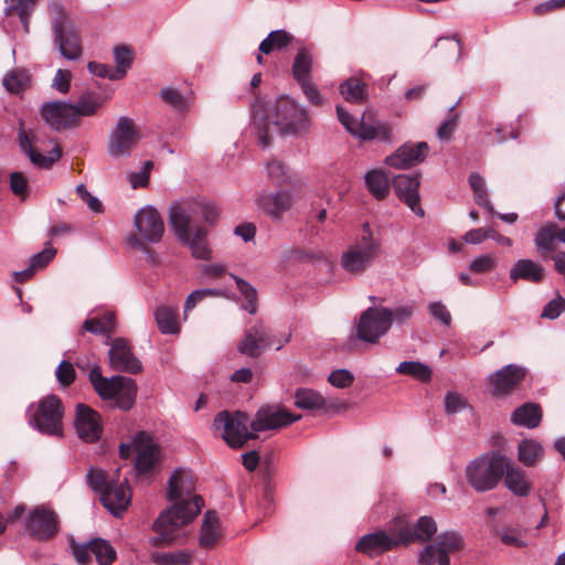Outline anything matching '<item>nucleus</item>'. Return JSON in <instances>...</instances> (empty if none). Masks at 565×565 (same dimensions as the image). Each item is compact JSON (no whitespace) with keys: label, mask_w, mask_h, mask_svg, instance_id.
<instances>
[{"label":"nucleus","mask_w":565,"mask_h":565,"mask_svg":"<svg viewBox=\"0 0 565 565\" xmlns=\"http://www.w3.org/2000/svg\"><path fill=\"white\" fill-rule=\"evenodd\" d=\"M195 484L192 471L175 469L169 479L168 500L173 504L162 511L153 523L158 536L152 544H171L175 540V531L190 523L201 511L204 500L194 493Z\"/></svg>","instance_id":"f257e3e1"},{"label":"nucleus","mask_w":565,"mask_h":565,"mask_svg":"<svg viewBox=\"0 0 565 565\" xmlns=\"http://www.w3.org/2000/svg\"><path fill=\"white\" fill-rule=\"evenodd\" d=\"M270 126L280 134H298L308 129L309 116L294 99L282 97L267 110L264 127L259 130L258 140L265 148L270 145Z\"/></svg>","instance_id":"f03ea898"},{"label":"nucleus","mask_w":565,"mask_h":565,"mask_svg":"<svg viewBox=\"0 0 565 565\" xmlns=\"http://www.w3.org/2000/svg\"><path fill=\"white\" fill-rule=\"evenodd\" d=\"M505 469L507 457L499 451H488L469 461L465 475L476 492H487L497 488Z\"/></svg>","instance_id":"7ed1b4c3"},{"label":"nucleus","mask_w":565,"mask_h":565,"mask_svg":"<svg viewBox=\"0 0 565 565\" xmlns=\"http://www.w3.org/2000/svg\"><path fill=\"white\" fill-rule=\"evenodd\" d=\"M88 377L100 398L114 399L115 405L122 411H129L134 406L137 396L135 380L121 375L105 377L98 365L92 367Z\"/></svg>","instance_id":"20e7f679"},{"label":"nucleus","mask_w":565,"mask_h":565,"mask_svg":"<svg viewBox=\"0 0 565 565\" xmlns=\"http://www.w3.org/2000/svg\"><path fill=\"white\" fill-rule=\"evenodd\" d=\"M380 253L381 243L373 236L370 225L365 223L362 235L343 252L341 266L350 274H362L372 266Z\"/></svg>","instance_id":"39448f33"},{"label":"nucleus","mask_w":565,"mask_h":565,"mask_svg":"<svg viewBox=\"0 0 565 565\" xmlns=\"http://www.w3.org/2000/svg\"><path fill=\"white\" fill-rule=\"evenodd\" d=\"M63 404L55 395H49L31 404L26 409V419L38 431L61 437L63 435Z\"/></svg>","instance_id":"423d86ee"},{"label":"nucleus","mask_w":565,"mask_h":565,"mask_svg":"<svg viewBox=\"0 0 565 565\" xmlns=\"http://www.w3.org/2000/svg\"><path fill=\"white\" fill-rule=\"evenodd\" d=\"M213 427L232 448H241L247 440L257 437L256 431L250 428L249 416L241 411L217 413Z\"/></svg>","instance_id":"0eeeda50"},{"label":"nucleus","mask_w":565,"mask_h":565,"mask_svg":"<svg viewBox=\"0 0 565 565\" xmlns=\"http://www.w3.org/2000/svg\"><path fill=\"white\" fill-rule=\"evenodd\" d=\"M170 225L177 238L191 250V255L196 259L207 260L212 256L209 243V233L204 226L189 223L178 217L169 215Z\"/></svg>","instance_id":"6e6552de"},{"label":"nucleus","mask_w":565,"mask_h":565,"mask_svg":"<svg viewBox=\"0 0 565 565\" xmlns=\"http://www.w3.org/2000/svg\"><path fill=\"white\" fill-rule=\"evenodd\" d=\"M392 322L393 312L390 308H367L358 323V338L369 343H376L390 330Z\"/></svg>","instance_id":"1a4fd4ad"},{"label":"nucleus","mask_w":565,"mask_h":565,"mask_svg":"<svg viewBox=\"0 0 565 565\" xmlns=\"http://www.w3.org/2000/svg\"><path fill=\"white\" fill-rule=\"evenodd\" d=\"M52 30L54 43L62 56L70 61L78 60L82 55L79 33L63 11H60L52 21Z\"/></svg>","instance_id":"9d476101"},{"label":"nucleus","mask_w":565,"mask_h":565,"mask_svg":"<svg viewBox=\"0 0 565 565\" xmlns=\"http://www.w3.org/2000/svg\"><path fill=\"white\" fill-rule=\"evenodd\" d=\"M288 342L289 335L277 339L264 324L258 323L245 331L238 350L245 355L256 358L268 348L275 347L276 350H280Z\"/></svg>","instance_id":"9b49d317"},{"label":"nucleus","mask_w":565,"mask_h":565,"mask_svg":"<svg viewBox=\"0 0 565 565\" xmlns=\"http://www.w3.org/2000/svg\"><path fill=\"white\" fill-rule=\"evenodd\" d=\"M463 545V540L457 532H443L437 536L435 544L424 547L419 554L420 565H450L448 554L459 551Z\"/></svg>","instance_id":"f8f14e48"},{"label":"nucleus","mask_w":565,"mask_h":565,"mask_svg":"<svg viewBox=\"0 0 565 565\" xmlns=\"http://www.w3.org/2000/svg\"><path fill=\"white\" fill-rule=\"evenodd\" d=\"M169 215L192 224H196L200 218L213 224L217 220L218 211L214 204L209 202L186 199L173 202L169 207Z\"/></svg>","instance_id":"ddd939ff"},{"label":"nucleus","mask_w":565,"mask_h":565,"mask_svg":"<svg viewBox=\"0 0 565 565\" xmlns=\"http://www.w3.org/2000/svg\"><path fill=\"white\" fill-rule=\"evenodd\" d=\"M300 418V415L292 414L278 405H264L256 412L250 422V428L257 435L260 431L286 427Z\"/></svg>","instance_id":"4468645a"},{"label":"nucleus","mask_w":565,"mask_h":565,"mask_svg":"<svg viewBox=\"0 0 565 565\" xmlns=\"http://www.w3.org/2000/svg\"><path fill=\"white\" fill-rule=\"evenodd\" d=\"M25 530L36 540H51L60 531L57 514L51 509L38 507L29 514Z\"/></svg>","instance_id":"2eb2a0df"},{"label":"nucleus","mask_w":565,"mask_h":565,"mask_svg":"<svg viewBox=\"0 0 565 565\" xmlns=\"http://www.w3.org/2000/svg\"><path fill=\"white\" fill-rule=\"evenodd\" d=\"M138 139L134 121L128 117H120L113 130L107 146L113 158L129 156Z\"/></svg>","instance_id":"dca6fc26"},{"label":"nucleus","mask_w":565,"mask_h":565,"mask_svg":"<svg viewBox=\"0 0 565 565\" xmlns=\"http://www.w3.org/2000/svg\"><path fill=\"white\" fill-rule=\"evenodd\" d=\"M134 225L140 237L150 244L159 243L164 233L162 217L151 205L141 207L135 214Z\"/></svg>","instance_id":"f3484780"},{"label":"nucleus","mask_w":565,"mask_h":565,"mask_svg":"<svg viewBox=\"0 0 565 565\" xmlns=\"http://www.w3.org/2000/svg\"><path fill=\"white\" fill-rule=\"evenodd\" d=\"M398 540L396 521L388 529V532L377 531L362 536L356 543V551L370 556L380 555L393 547L402 545Z\"/></svg>","instance_id":"a211bd4d"},{"label":"nucleus","mask_w":565,"mask_h":565,"mask_svg":"<svg viewBox=\"0 0 565 565\" xmlns=\"http://www.w3.org/2000/svg\"><path fill=\"white\" fill-rule=\"evenodd\" d=\"M109 345L108 360L111 370L130 374H137L142 370L141 362L134 355L126 339L116 338Z\"/></svg>","instance_id":"6ab92c4d"},{"label":"nucleus","mask_w":565,"mask_h":565,"mask_svg":"<svg viewBox=\"0 0 565 565\" xmlns=\"http://www.w3.org/2000/svg\"><path fill=\"white\" fill-rule=\"evenodd\" d=\"M398 531V542L407 545L413 542H428L437 532L436 521L431 516H420L413 525L404 520H395Z\"/></svg>","instance_id":"aec40b11"},{"label":"nucleus","mask_w":565,"mask_h":565,"mask_svg":"<svg viewBox=\"0 0 565 565\" xmlns=\"http://www.w3.org/2000/svg\"><path fill=\"white\" fill-rule=\"evenodd\" d=\"M526 370L516 364H509L488 376L491 394L494 396L508 395L525 377Z\"/></svg>","instance_id":"412c9836"},{"label":"nucleus","mask_w":565,"mask_h":565,"mask_svg":"<svg viewBox=\"0 0 565 565\" xmlns=\"http://www.w3.org/2000/svg\"><path fill=\"white\" fill-rule=\"evenodd\" d=\"M75 429L77 436L85 443L97 441L103 431L99 414L85 404L76 406Z\"/></svg>","instance_id":"4be33fe9"},{"label":"nucleus","mask_w":565,"mask_h":565,"mask_svg":"<svg viewBox=\"0 0 565 565\" xmlns=\"http://www.w3.org/2000/svg\"><path fill=\"white\" fill-rule=\"evenodd\" d=\"M429 151V147L425 141L406 142L398 147L396 151L385 159L388 167L395 169H408L425 160Z\"/></svg>","instance_id":"5701e85b"},{"label":"nucleus","mask_w":565,"mask_h":565,"mask_svg":"<svg viewBox=\"0 0 565 565\" xmlns=\"http://www.w3.org/2000/svg\"><path fill=\"white\" fill-rule=\"evenodd\" d=\"M41 115L45 122L54 130H62L77 125L74 107L68 103H45L41 107Z\"/></svg>","instance_id":"b1692460"},{"label":"nucleus","mask_w":565,"mask_h":565,"mask_svg":"<svg viewBox=\"0 0 565 565\" xmlns=\"http://www.w3.org/2000/svg\"><path fill=\"white\" fill-rule=\"evenodd\" d=\"M131 447L137 454L136 470L138 473L150 471L158 461V446L145 431L135 435Z\"/></svg>","instance_id":"393cba45"},{"label":"nucleus","mask_w":565,"mask_h":565,"mask_svg":"<svg viewBox=\"0 0 565 565\" xmlns=\"http://www.w3.org/2000/svg\"><path fill=\"white\" fill-rule=\"evenodd\" d=\"M419 179L418 175L399 174L394 178L393 185L397 196L418 216H424V210L419 205Z\"/></svg>","instance_id":"a878e982"},{"label":"nucleus","mask_w":565,"mask_h":565,"mask_svg":"<svg viewBox=\"0 0 565 565\" xmlns=\"http://www.w3.org/2000/svg\"><path fill=\"white\" fill-rule=\"evenodd\" d=\"M131 500L130 489L125 481H113L105 488L100 501L103 505L115 516H119L129 505Z\"/></svg>","instance_id":"bb28decb"},{"label":"nucleus","mask_w":565,"mask_h":565,"mask_svg":"<svg viewBox=\"0 0 565 565\" xmlns=\"http://www.w3.org/2000/svg\"><path fill=\"white\" fill-rule=\"evenodd\" d=\"M259 209L274 220H280L292 205V196L288 191L263 193L257 199Z\"/></svg>","instance_id":"cd10ccee"},{"label":"nucleus","mask_w":565,"mask_h":565,"mask_svg":"<svg viewBox=\"0 0 565 565\" xmlns=\"http://www.w3.org/2000/svg\"><path fill=\"white\" fill-rule=\"evenodd\" d=\"M364 141L377 140L382 142L393 141V129L387 121L366 119V113H364L360 120V130L356 136Z\"/></svg>","instance_id":"c85d7f7f"},{"label":"nucleus","mask_w":565,"mask_h":565,"mask_svg":"<svg viewBox=\"0 0 565 565\" xmlns=\"http://www.w3.org/2000/svg\"><path fill=\"white\" fill-rule=\"evenodd\" d=\"M507 489L516 497H526L532 490V483L526 478V473L521 468L510 462L507 457V469L503 477Z\"/></svg>","instance_id":"c756f323"},{"label":"nucleus","mask_w":565,"mask_h":565,"mask_svg":"<svg viewBox=\"0 0 565 565\" xmlns=\"http://www.w3.org/2000/svg\"><path fill=\"white\" fill-rule=\"evenodd\" d=\"M116 317L113 311L106 310L102 315L88 317L81 329V334L89 332L93 334H100L110 337V333L115 331Z\"/></svg>","instance_id":"7c9ffc66"},{"label":"nucleus","mask_w":565,"mask_h":565,"mask_svg":"<svg viewBox=\"0 0 565 565\" xmlns=\"http://www.w3.org/2000/svg\"><path fill=\"white\" fill-rule=\"evenodd\" d=\"M544 278V268L532 259H519L510 270V279H519L537 284Z\"/></svg>","instance_id":"2f4dec72"},{"label":"nucleus","mask_w":565,"mask_h":565,"mask_svg":"<svg viewBox=\"0 0 565 565\" xmlns=\"http://www.w3.org/2000/svg\"><path fill=\"white\" fill-rule=\"evenodd\" d=\"M19 141H20V147H21L22 151L24 153H26L29 159L31 160V162L39 168H45V169L51 168L52 164L55 161H57L62 156L61 149L57 147H55L52 150L50 156H44L42 153L36 152L32 148L31 140L24 131H21L19 134Z\"/></svg>","instance_id":"473e14b6"},{"label":"nucleus","mask_w":565,"mask_h":565,"mask_svg":"<svg viewBox=\"0 0 565 565\" xmlns=\"http://www.w3.org/2000/svg\"><path fill=\"white\" fill-rule=\"evenodd\" d=\"M154 319L158 328L163 334H179L180 323L178 320V307L160 305L154 310Z\"/></svg>","instance_id":"72a5a7b5"},{"label":"nucleus","mask_w":565,"mask_h":565,"mask_svg":"<svg viewBox=\"0 0 565 565\" xmlns=\"http://www.w3.org/2000/svg\"><path fill=\"white\" fill-rule=\"evenodd\" d=\"M511 420L518 426L535 428L542 420V409L537 404L525 403L512 413Z\"/></svg>","instance_id":"f704fd0d"},{"label":"nucleus","mask_w":565,"mask_h":565,"mask_svg":"<svg viewBox=\"0 0 565 565\" xmlns=\"http://www.w3.org/2000/svg\"><path fill=\"white\" fill-rule=\"evenodd\" d=\"M221 535L220 523L215 512L206 511L201 526L200 546L204 548L212 547L217 543Z\"/></svg>","instance_id":"c9c22d12"},{"label":"nucleus","mask_w":565,"mask_h":565,"mask_svg":"<svg viewBox=\"0 0 565 565\" xmlns=\"http://www.w3.org/2000/svg\"><path fill=\"white\" fill-rule=\"evenodd\" d=\"M365 185L375 199L382 200L388 193V175L381 169L371 170L365 174Z\"/></svg>","instance_id":"e433bc0d"},{"label":"nucleus","mask_w":565,"mask_h":565,"mask_svg":"<svg viewBox=\"0 0 565 565\" xmlns=\"http://www.w3.org/2000/svg\"><path fill=\"white\" fill-rule=\"evenodd\" d=\"M295 405L300 409L320 411L327 408L324 397L310 388H298L295 393Z\"/></svg>","instance_id":"4c0bfd02"},{"label":"nucleus","mask_w":565,"mask_h":565,"mask_svg":"<svg viewBox=\"0 0 565 565\" xmlns=\"http://www.w3.org/2000/svg\"><path fill=\"white\" fill-rule=\"evenodd\" d=\"M340 94L345 100L362 104L367 98L366 85L355 77H350L340 84Z\"/></svg>","instance_id":"58836bf2"},{"label":"nucleus","mask_w":565,"mask_h":565,"mask_svg":"<svg viewBox=\"0 0 565 565\" xmlns=\"http://www.w3.org/2000/svg\"><path fill=\"white\" fill-rule=\"evenodd\" d=\"M103 105L102 97L94 92H85L79 96L78 102L73 105L76 114V122L78 124L79 117H89L96 114L98 108Z\"/></svg>","instance_id":"ea45409f"},{"label":"nucleus","mask_w":565,"mask_h":565,"mask_svg":"<svg viewBox=\"0 0 565 565\" xmlns=\"http://www.w3.org/2000/svg\"><path fill=\"white\" fill-rule=\"evenodd\" d=\"M469 185L473 192L475 202L489 213H494L493 204L491 203L484 179L479 173H471L469 175Z\"/></svg>","instance_id":"a19ab883"},{"label":"nucleus","mask_w":565,"mask_h":565,"mask_svg":"<svg viewBox=\"0 0 565 565\" xmlns=\"http://www.w3.org/2000/svg\"><path fill=\"white\" fill-rule=\"evenodd\" d=\"M542 445L534 439H524L519 444L518 458L526 467L534 466L543 457Z\"/></svg>","instance_id":"79ce46f5"},{"label":"nucleus","mask_w":565,"mask_h":565,"mask_svg":"<svg viewBox=\"0 0 565 565\" xmlns=\"http://www.w3.org/2000/svg\"><path fill=\"white\" fill-rule=\"evenodd\" d=\"M292 41V35L285 30L271 31L266 39H264L258 50L260 53L270 54L273 51L286 49Z\"/></svg>","instance_id":"37998d69"},{"label":"nucleus","mask_w":565,"mask_h":565,"mask_svg":"<svg viewBox=\"0 0 565 565\" xmlns=\"http://www.w3.org/2000/svg\"><path fill=\"white\" fill-rule=\"evenodd\" d=\"M396 372L413 376L414 379L428 382L431 377V369L419 361H404L398 364Z\"/></svg>","instance_id":"c03bdc74"},{"label":"nucleus","mask_w":565,"mask_h":565,"mask_svg":"<svg viewBox=\"0 0 565 565\" xmlns=\"http://www.w3.org/2000/svg\"><path fill=\"white\" fill-rule=\"evenodd\" d=\"M312 68V58L308 54V52L302 49L299 50L294 64H292V75L298 84L309 81V74Z\"/></svg>","instance_id":"a18cd8bd"},{"label":"nucleus","mask_w":565,"mask_h":565,"mask_svg":"<svg viewBox=\"0 0 565 565\" xmlns=\"http://www.w3.org/2000/svg\"><path fill=\"white\" fill-rule=\"evenodd\" d=\"M116 67L114 68L113 81L122 78L131 66L132 52L127 46H117L114 50Z\"/></svg>","instance_id":"49530a36"},{"label":"nucleus","mask_w":565,"mask_h":565,"mask_svg":"<svg viewBox=\"0 0 565 565\" xmlns=\"http://www.w3.org/2000/svg\"><path fill=\"white\" fill-rule=\"evenodd\" d=\"M92 554L95 556L98 565L111 564L117 556L113 545L104 539L92 540Z\"/></svg>","instance_id":"de8ad7c7"},{"label":"nucleus","mask_w":565,"mask_h":565,"mask_svg":"<svg viewBox=\"0 0 565 565\" xmlns=\"http://www.w3.org/2000/svg\"><path fill=\"white\" fill-rule=\"evenodd\" d=\"M269 179L277 185L292 184L294 175L290 170L279 160H273L267 164Z\"/></svg>","instance_id":"09e8293b"},{"label":"nucleus","mask_w":565,"mask_h":565,"mask_svg":"<svg viewBox=\"0 0 565 565\" xmlns=\"http://www.w3.org/2000/svg\"><path fill=\"white\" fill-rule=\"evenodd\" d=\"M30 83V75L24 70H15L8 73L3 78V86L10 93L19 94L24 90Z\"/></svg>","instance_id":"8fccbe9b"},{"label":"nucleus","mask_w":565,"mask_h":565,"mask_svg":"<svg viewBox=\"0 0 565 565\" xmlns=\"http://www.w3.org/2000/svg\"><path fill=\"white\" fill-rule=\"evenodd\" d=\"M233 279L236 282L237 289L242 294V296L245 298L246 303L243 306V308L248 311L250 315L256 313L257 311V291L256 289L248 284L246 280L232 275Z\"/></svg>","instance_id":"3c124183"},{"label":"nucleus","mask_w":565,"mask_h":565,"mask_svg":"<svg viewBox=\"0 0 565 565\" xmlns=\"http://www.w3.org/2000/svg\"><path fill=\"white\" fill-rule=\"evenodd\" d=\"M536 246L544 252L552 250L557 241V228L554 224H548L540 228L535 236Z\"/></svg>","instance_id":"603ef678"},{"label":"nucleus","mask_w":565,"mask_h":565,"mask_svg":"<svg viewBox=\"0 0 565 565\" xmlns=\"http://www.w3.org/2000/svg\"><path fill=\"white\" fill-rule=\"evenodd\" d=\"M160 97L166 104L170 105L177 110L183 111L189 107L188 98L175 88H162L160 92Z\"/></svg>","instance_id":"864d4df0"},{"label":"nucleus","mask_w":565,"mask_h":565,"mask_svg":"<svg viewBox=\"0 0 565 565\" xmlns=\"http://www.w3.org/2000/svg\"><path fill=\"white\" fill-rule=\"evenodd\" d=\"M8 3L7 9L15 12L23 24L28 23L29 17L33 11L36 0H6Z\"/></svg>","instance_id":"5fc2aeb1"},{"label":"nucleus","mask_w":565,"mask_h":565,"mask_svg":"<svg viewBox=\"0 0 565 565\" xmlns=\"http://www.w3.org/2000/svg\"><path fill=\"white\" fill-rule=\"evenodd\" d=\"M56 249L46 243L42 252L34 254L29 262V265L36 271L45 268L55 257Z\"/></svg>","instance_id":"6e6d98bb"},{"label":"nucleus","mask_w":565,"mask_h":565,"mask_svg":"<svg viewBox=\"0 0 565 565\" xmlns=\"http://www.w3.org/2000/svg\"><path fill=\"white\" fill-rule=\"evenodd\" d=\"M192 555L188 551H178L174 553H162L157 556V562L162 565H189Z\"/></svg>","instance_id":"4d7b16f0"},{"label":"nucleus","mask_w":565,"mask_h":565,"mask_svg":"<svg viewBox=\"0 0 565 565\" xmlns=\"http://www.w3.org/2000/svg\"><path fill=\"white\" fill-rule=\"evenodd\" d=\"M497 266V259L493 255H479L473 258L469 265V269L475 274H486L493 270Z\"/></svg>","instance_id":"13d9d810"},{"label":"nucleus","mask_w":565,"mask_h":565,"mask_svg":"<svg viewBox=\"0 0 565 565\" xmlns=\"http://www.w3.org/2000/svg\"><path fill=\"white\" fill-rule=\"evenodd\" d=\"M501 542L508 546L524 547L526 546L523 540L522 531L514 527L503 529L498 533Z\"/></svg>","instance_id":"bf43d9fd"},{"label":"nucleus","mask_w":565,"mask_h":565,"mask_svg":"<svg viewBox=\"0 0 565 565\" xmlns=\"http://www.w3.org/2000/svg\"><path fill=\"white\" fill-rule=\"evenodd\" d=\"M217 295H220V291L217 289H210V288L198 289V290L192 291L186 297L185 302H184V311H183L184 319L188 318V313L195 307V305L198 302L203 300L204 297H206V296H217Z\"/></svg>","instance_id":"052dcab7"},{"label":"nucleus","mask_w":565,"mask_h":565,"mask_svg":"<svg viewBox=\"0 0 565 565\" xmlns=\"http://www.w3.org/2000/svg\"><path fill=\"white\" fill-rule=\"evenodd\" d=\"M444 404L448 415L457 414L468 406L467 401L456 392H448L445 395Z\"/></svg>","instance_id":"680f3d73"},{"label":"nucleus","mask_w":565,"mask_h":565,"mask_svg":"<svg viewBox=\"0 0 565 565\" xmlns=\"http://www.w3.org/2000/svg\"><path fill=\"white\" fill-rule=\"evenodd\" d=\"M87 481L89 487L103 495V491L113 480H107L105 472L102 469L92 468L87 473Z\"/></svg>","instance_id":"e2e57ef3"},{"label":"nucleus","mask_w":565,"mask_h":565,"mask_svg":"<svg viewBox=\"0 0 565 565\" xmlns=\"http://www.w3.org/2000/svg\"><path fill=\"white\" fill-rule=\"evenodd\" d=\"M328 381L334 387L345 388L352 385L354 376L349 370L339 369L330 373Z\"/></svg>","instance_id":"0e129e2a"},{"label":"nucleus","mask_w":565,"mask_h":565,"mask_svg":"<svg viewBox=\"0 0 565 565\" xmlns=\"http://www.w3.org/2000/svg\"><path fill=\"white\" fill-rule=\"evenodd\" d=\"M339 121L343 125L348 132L352 136H358L360 130V121H358L351 114H349L342 106L335 108Z\"/></svg>","instance_id":"69168bd1"},{"label":"nucleus","mask_w":565,"mask_h":565,"mask_svg":"<svg viewBox=\"0 0 565 565\" xmlns=\"http://www.w3.org/2000/svg\"><path fill=\"white\" fill-rule=\"evenodd\" d=\"M55 374L58 383L63 386L71 385L75 380L74 366L71 362L65 360L58 364Z\"/></svg>","instance_id":"338daca9"},{"label":"nucleus","mask_w":565,"mask_h":565,"mask_svg":"<svg viewBox=\"0 0 565 565\" xmlns=\"http://www.w3.org/2000/svg\"><path fill=\"white\" fill-rule=\"evenodd\" d=\"M565 310V299L557 297L551 300L542 310L541 317L546 319H556Z\"/></svg>","instance_id":"774afa93"}]
</instances>
